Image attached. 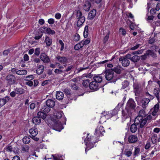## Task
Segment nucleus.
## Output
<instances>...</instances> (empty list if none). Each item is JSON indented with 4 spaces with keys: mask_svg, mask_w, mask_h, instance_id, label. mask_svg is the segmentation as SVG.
Returning a JSON list of instances; mask_svg holds the SVG:
<instances>
[{
    "mask_svg": "<svg viewBox=\"0 0 160 160\" xmlns=\"http://www.w3.org/2000/svg\"><path fill=\"white\" fill-rule=\"evenodd\" d=\"M10 100V97L6 96L4 98H0V108L8 102Z\"/></svg>",
    "mask_w": 160,
    "mask_h": 160,
    "instance_id": "nucleus-15",
    "label": "nucleus"
},
{
    "mask_svg": "<svg viewBox=\"0 0 160 160\" xmlns=\"http://www.w3.org/2000/svg\"><path fill=\"white\" fill-rule=\"evenodd\" d=\"M82 42H80V43L76 44L74 46V49L76 50H78L79 49L82 48L83 46Z\"/></svg>",
    "mask_w": 160,
    "mask_h": 160,
    "instance_id": "nucleus-37",
    "label": "nucleus"
},
{
    "mask_svg": "<svg viewBox=\"0 0 160 160\" xmlns=\"http://www.w3.org/2000/svg\"><path fill=\"white\" fill-rule=\"evenodd\" d=\"M76 18L78 19L77 22V26L79 27L84 22L85 18L84 16H82V12L79 10L77 11Z\"/></svg>",
    "mask_w": 160,
    "mask_h": 160,
    "instance_id": "nucleus-4",
    "label": "nucleus"
},
{
    "mask_svg": "<svg viewBox=\"0 0 160 160\" xmlns=\"http://www.w3.org/2000/svg\"><path fill=\"white\" fill-rule=\"evenodd\" d=\"M90 89L94 91L97 90L99 88V84L93 81L89 83Z\"/></svg>",
    "mask_w": 160,
    "mask_h": 160,
    "instance_id": "nucleus-10",
    "label": "nucleus"
},
{
    "mask_svg": "<svg viewBox=\"0 0 160 160\" xmlns=\"http://www.w3.org/2000/svg\"><path fill=\"white\" fill-rule=\"evenodd\" d=\"M94 81L99 84L102 81V77L100 75H96L93 77Z\"/></svg>",
    "mask_w": 160,
    "mask_h": 160,
    "instance_id": "nucleus-20",
    "label": "nucleus"
},
{
    "mask_svg": "<svg viewBox=\"0 0 160 160\" xmlns=\"http://www.w3.org/2000/svg\"><path fill=\"white\" fill-rule=\"evenodd\" d=\"M55 114L56 118L57 119H59L62 116V114H63L62 112H57Z\"/></svg>",
    "mask_w": 160,
    "mask_h": 160,
    "instance_id": "nucleus-45",
    "label": "nucleus"
},
{
    "mask_svg": "<svg viewBox=\"0 0 160 160\" xmlns=\"http://www.w3.org/2000/svg\"><path fill=\"white\" fill-rule=\"evenodd\" d=\"M153 93L157 99L159 100V95L158 91L157 89H154Z\"/></svg>",
    "mask_w": 160,
    "mask_h": 160,
    "instance_id": "nucleus-48",
    "label": "nucleus"
},
{
    "mask_svg": "<svg viewBox=\"0 0 160 160\" xmlns=\"http://www.w3.org/2000/svg\"><path fill=\"white\" fill-rule=\"evenodd\" d=\"M14 90L16 92L17 94H22L25 92V90L22 88H16L14 89Z\"/></svg>",
    "mask_w": 160,
    "mask_h": 160,
    "instance_id": "nucleus-28",
    "label": "nucleus"
},
{
    "mask_svg": "<svg viewBox=\"0 0 160 160\" xmlns=\"http://www.w3.org/2000/svg\"><path fill=\"white\" fill-rule=\"evenodd\" d=\"M40 58L44 63H48L50 61V59L48 55L44 53H41Z\"/></svg>",
    "mask_w": 160,
    "mask_h": 160,
    "instance_id": "nucleus-12",
    "label": "nucleus"
},
{
    "mask_svg": "<svg viewBox=\"0 0 160 160\" xmlns=\"http://www.w3.org/2000/svg\"><path fill=\"white\" fill-rule=\"evenodd\" d=\"M136 106L135 102L133 99L130 98L128 102L126 108H129L134 110Z\"/></svg>",
    "mask_w": 160,
    "mask_h": 160,
    "instance_id": "nucleus-11",
    "label": "nucleus"
},
{
    "mask_svg": "<svg viewBox=\"0 0 160 160\" xmlns=\"http://www.w3.org/2000/svg\"><path fill=\"white\" fill-rule=\"evenodd\" d=\"M89 134H88V135ZM84 142L86 145L87 146V148L85 149V152L87 153L88 150H89L90 149L93 148L94 147V142L93 141H92V139L88 137V136H87V138L84 140Z\"/></svg>",
    "mask_w": 160,
    "mask_h": 160,
    "instance_id": "nucleus-6",
    "label": "nucleus"
},
{
    "mask_svg": "<svg viewBox=\"0 0 160 160\" xmlns=\"http://www.w3.org/2000/svg\"><path fill=\"white\" fill-rule=\"evenodd\" d=\"M46 104L47 106L52 108L55 106V101L53 100L49 99L47 100Z\"/></svg>",
    "mask_w": 160,
    "mask_h": 160,
    "instance_id": "nucleus-18",
    "label": "nucleus"
},
{
    "mask_svg": "<svg viewBox=\"0 0 160 160\" xmlns=\"http://www.w3.org/2000/svg\"><path fill=\"white\" fill-rule=\"evenodd\" d=\"M137 124L134 122V123L131 125L130 129L132 132L134 133L136 132L137 129Z\"/></svg>",
    "mask_w": 160,
    "mask_h": 160,
    "instance_id": "nucleus-31",
    "label": "nucleus"
},
{
    "mask_svg": "<svg viewBox=\"0 0 160 160\" xmlns=\"http://www.w3.org/2000/svg\"><path fill=\"white\" fill-rule=\"evenodd\" d=\"M32 121L33 123L35 125L39 124L41 122V119L38 116L33 118Z\"/></svg>",
    "mask_w": 160,
    "mask_h": 160,
    "instance_id": "nucleus-26",
    "label": "nucleus"
},
{
    "mask_svg": "<svg viewBox=\"0 0 160 160\" xmlns=\"http://www.w3.org/2000/svg\"><path fill=\"white\" fill-rule=\"evenodd\" d=\"M61 17V14L59 13H56L55 15V17L57 19H59Z\"/></svg>",
    "mask_w": 160,
    "mask_h": 160,
    "instance_id": "nucleus-64",
    "label": "nucleus"
},
{
    "mask_svg": "<svg viewBox=\"0 0 160 160\" xmlns=\"http://www.w3.org/2000/svg\"><path fill=\"white\" fill-rule=\"evenodd\" d=\"M45 42L46 43V46L47 47H50L52 45V39L48 36H46L45 37Z\"/></svg>",
    "mask_w": 160,
    "mask_h": 160,
    "instance_id": "nucleus-24",
    "label": "nucleus"
},
{
    "mask_svg": "<svg viewBox=\"0 0 160 160\" xmlns=\"http://www.w3.org/2000/svg\"><path fill=\"white\" fill-rule=\"evenodd\" d=\"M91 6V4L90 3L88 2L85 1L83 6L82 8L84 10L88 12L89 11Z\"/></svg>",
    "mask_w": 160,
    "mask_h": 160,
    "instance_id": "nucleus-21",
    "label": "nucleus"
},
{
    "mask_svg": "<svg viewBox=\"0 0 160 160\" xmlns=\"http://www.w3.org/2000/svg\"><path fill=\"white\" fill-rule=\"evenodd\" d=\"M140 86V85L137 83H134L133 85V87L134 90L136 92H137Z\"/></svg>",
    "mask_w": 160,
    "mask_h": 160,
    "instance_id": "nucleus-47",
    "label": "nucleus"
},
{
    "mask_svg": "<svg viewBox=\"0 0 160 160\" xmlns=\"http://www.w3.org/2000/svg\"><path fill=\"white\" fill-rule=\"evenodd\" d=\"M54 72L55 73H56L57 74H61L62 72H63V71H62V70H60L59 69H56L55 70Z\"/></svg>",
    "mask_w": 160,
    "mask_h": 160,
    "instance_id": "nucleus-62",
    "label": "nucleus"
},
{
    "mask_svg": "<svg viewBox=\"0 0 160 160\" xmlns=\"http://www.w3.org/2000/svg\"><path fill=\"white\" fill-rule=\"evenodd\" d=\"M5 80L8 85L10 86L17 83V79L15 76L12 74L8 75L5 78Z\"/></svg>",
    "mask_w": 160,
    "mask_h": 160,
    "instance_id": "nucleus-3",
    "label": "nucleus"
},
{
    "mask_svg": "<svg viewBox=\"0 0 160 160\" xmlns=\"http://www.w3.org/2000/svg\"><path fill=\"white\" fill-rule=\"evenodd\" d=\"M44 67L42 65H40L37 69L36 73L38 75L41 74L43 72Z\"/></svg>",
    "mask_w": 160,
    "mask_h": 160,
    "instance_id": "nucleus-29",
    "label": "nucleus"
},
{
    "mask_svg": "<svg viewBox=\"0 0 160 160\" xmlns=\"http://www.w3.org/2000/svg\"><path fill=\"white\" fill-rule=\"evenodd\" d=\"M146 96L148 98H147L149 99L150 101L153 99L154 98V97L153 96L151 95L148 92H146Z\"/></svg>",
    "mask_w": 160,
    "mask_h": 160,
    "instance_id": "nucleus-56",
    "label": "nucleus"
},
{
    "mask_svg": "<svg viewBox=\"0 0 160 160\" xmlns=\"http://www.w3.org/2000/svg\"><path fill=\"white\" fill-rule=\"evenodd\" d=\"M147 122L146 119H143L142 116H138L135 119L134 122L141 128H142Z\"/></svg>",
    "mask_w": 160,
    "mask_h": 160,
    "instance_id": "nucleus-2",
    "label": "nucleus"
},
{
    "mask_svg": "<svg viewBox=\"0 0 160 160\" xmlns=\"http://www.w3.org/2000/svg\"><path fill=\"white\" fill-rule=\"evenodd\" d=\"M140 148L138 147H136L134 148V151L133 152V156H138L140 153Z\"/></svg>",
    "mask_w": 160,
    "mask_h": 160,
    "instance_id": "nucleus-34",
    "label": "nucleus"
},
{
    "mask_svg": "<svg viewBox=\"0 0 160 160\" xmlns=\"http://www.w3.org/2000/svg\"><path fill=\"white\" fill-rule=\"evenodd\" d=\"M142 45V44H137L136 46H134L131 48L130 50H134L137 49L141 45Z\"/></svg>",
    "mask_w": 160,
    "mask_h": 160,
    "instance_id": "nucleus-55",
    "label": "nucleus"
},
{
    "mask_svg": "<svg viewBox=\"0 0 160 160\" xmlns=\"http://www.w3.org/2000/svg\"><path fill=\"white\" fill-rule=\"evenodd\" d=\"M57 60L61 63L64 64L67 60V58L65 57H61L59 56H58L56 57Z\"/></svg>",
    "mask_w": 160,
    "mask_h": 160,
    "instance_id": "nucleus-22",
    "label": "nucleus"
},
{
    "mask_svg": "<svg viewBox=\"0 0 160 160\" xmlns=\"http://www.w3.org/2000/svg\"><path fill=\"white\" fill-rule=\"evenodd\" d=\"M63 92L65 93V94L67 96H70L71 95L70 93V89L66 88L63 89Z\"/></svg>",
    "mask_w": 160,
    "mask_h": 160,
    "instance_id": "nucleus-44",
    "label": "nucleus"
},
{
    "mask_svg": "<svg viewBox=\"0 0 160 160\" xmlns=\"http://www.w3.org/2000/svg\"><path fill=\"white\" fill-rule=\"evenodd\" d=\"M146 52L147 56H150L154 58H156L157 57L156 54L153 51L148 50L146 51Z\"/></svg>",
    "mask_w": 160,
    "mask_h": 160,
    "instance_id": "nucleus-23",
    "label": "nucleus"
},
{
    "mask_svg": "<svg viewBox=\"0 0 160 160\" xmlns=\"http://www.w3.org/2000/svg\"><path fill=\"white\" fill-rule=\"evenodd\" d=\"M110 33V32L108 31V33H107V34L104 38L103 40V42L104 43H105L108 41L109 36Z\"/></svg>",
    "mask_w": 160,
    "mask_h": 160,
    "instance_id": "nucleus-46",
    "label": "nucleus"
},
{
    "mask_svg": "<svg viewBox=\"0 0 160 160\" xmlns=\"http://www.w3.org/2000/svg\"><path fill=\"white\" fill-rule=\"evenodd\" d=\"M56 98L59 100H61L63 98L64 94L63 93L61 92H57L56 95Z\"/></svg>",
    "mask_w": 160,
    "mask_h": 160,
    "instance_id": "nucleus-25",
    "label": "nucleus"
},
{
    "mask_svg": "<svg viewBox=\"0 0 160 160\" xmlns=\"http://www.w3.org/2000/svg\"><path fill=\"white\" fill-rule=\"evenodd\" d=\"M88 26L86 25L84 28V32H83V35L85 38H87L88 36Z\"/></svg>",
    "mask_w": 160,
    "mask_h": 160,
    "instance_id": "nucleus-43",
    "label": "nucleus"
},
{
    "mask_svg": "<svg viewBox=\"0 0 160 160\" xmlns=\"http://www.w3.org/2000/svg\"><path fill=\"white\" fill-rule=\"evenodd\" d=\"M159 108V104L158 103L155 104L153 108L151 109L150 112L151 115L154 117L153 119L157 117L158 115V111Z\"/></svg>",
    "mask_w": 160,
    "mask_h": 160,
    "instance_id": "nucleus-7",
    "label": "nucleus"
},
{
    "mask_svg": "<svg viewBox=\"0 0 160 160\" xmlns=\"http://www.w3.org/2000/svg\"><path fill=\"white\" fill-rule=\"evenodd\" d=\"M22 141L24 143L27 144L30 142V138L28 137H25L23 138Z\"/></svg>",
    "mask_w": 160,
    "mask_h": 160,
    "instance_id": "nucleus-41",
    "label": "nucleus"
},
{
    "mask_svg": "<svg viewBox=\"0 0 160 160\" xmlns=\"http://www.w3.org/2000/svg\"><path fill=\"white\" fill-rule=\"evenodd\" d=\"M59 44L61 45V47L60 49L61 51L63 50L64 48V44L62 41L61 40H59Z\"/></svg>",
    "mask_w": 160,
    "mask_h": 160,
    "instance_id": "nucleus-60",
    "label": "nucleus"
},
{
    "mask_svg": "<svg viewBox=\"0 0 160 160\" xmlns=\"http://www.w3.org/2000/svg\"><path fill=\"white\" fill-rule=\"evenodd\" d=\"M143 52V50L141 49V50H138L137 51L133 52H132V55L140 54H142Z\"/></svg>",
    "mask_w": 160,
    "mask_h": 160,
    "instance_id": "nucleus-51",
    "label": "nucleus"
},
{
    "mask_svg": "<svg viewBox=\"0 0 160 160\" xmlns=\"http://www.w3.org/2000/svg\"><path fill=\"white\" fill-rule=\"evenodd\" d=\"M113 72H115L117 74L121 73V71L123 70V68L122 67L120 66H118L117 67H114V68H111Z\"/></svg>",
    "mask_w": 160,
    "mask_h": 160,
    "instance_id": "nucleus-19",
    "label": "nucleus"
},
{
    "mask_svg": "<svg viewBox=\"0 0 160 160\" xmlns=\"http://www.w3.org/2000/svg\"><path fill=\"white\" fill-rule=\"evenodd\" d=\"M150 102L149 99L147 98H143L141 101L142 104V106L143 108H146V105H147Z\"/></svg>",
    "mask_w": 160,
    "mask_h": 160,
    "instance_id": "nucleus-27",
    "label": "nucleus"
},
{
    "mask_svg": "<svg viewBox=\"0 0 160 160\" xmlns=\"http://www.w3.org/2000/svg\"><path fill=\"white\" fill-rule=\"evenodd\" d=\"M82 42L83 46L84 45H86L88 44L90 42V40L88 38L86 39L85 41L82 40L81 41Z\"/></svg>",
    "mask_w": 160,
    "mask_h": 160,
    "instance_id": "nucleus-54",
    "label": "nucleus"
},
{
    "mask_svg": "<svg viewBox=\"0 0 160 160\" xmlns=\"http://www.w3.org/2000/svg\"><path fill=\"white\" fill-rule=\"evenodd\" d=\"M80 38L79 35L78 33H75L73 37V40L76 41H79Z\"/></svg>",
    "mask_w": 160,
    "mask_h": 160,
    "instance_id": "nucleus-49",
    "label": "nucleus"
},
{
    "mask_svg": "<svg viewBox=\"0 0 160 160\" xmlns=\"http://www.w3.org/2000/svg\"><path fill=\"white\" fill-rule=\"evenodd\" d=\"M27 73V71L26 70L21 69L18 70L16 72V74L20 75H25Z\"/></svg>",
    "mask_w": 160,
    "mask_h": 160,
    "instance_id": "nucleus-32",
    "label": "nucleus"
},
{
    "mask_svg": "<svg viewBox=\"0 0 160 160\" xmlns=\"http://www.w3.org/2000/svg\"><path fill=\"white\" fill-rule=\"evenodd\" d=\"M105 132V130L103 127L102 126H100L99 128H97L96 130V133L98 134V136H100L101 135H102L103 133Z\"/></svg>",
    "mask_w": 160,
    "mask_h": 160,
    "instance_id": "nucleus-17",
    "label": "nucleus"
},
{
    "mask_svg": "<svg viewBox=\"0 0 160 160\" xmlns=\"http://www.w3.org/2000/svg\"><path fill=\"white\" fill-rule=\"evenodd\" d=\"M40 49L39 48H36L35 50L34 54L36 56H38L40 54Z\"/></svg>",
    "mask_w": 160,
    "mask_h": 160,
    "instance_id": "nucleus-58",
    "label": "nucleus"
},
{
    "mask_svg": "<svg viewBox=\"0 0 160 160\" xmlns=\"http://www.w3.org/2000/svg\"><path fill=\"white\" fill-rule=\"evenodd\" d=\"M90 80L88 79L84 80L83 81L82 85L85 88H87L89 85Z\"/></svg>",
    "mask_w": 160,
    "mask_h": 160,
    "instance_id": "nucleus-38",
    "label": "nucleus"
},
{
    "mask_svg": "<svg viewBox=\"0 0 160 160\" xmlns=\"http://www.w3.org/2000/svg\"><path fill=\"white\" fill-rule=\"evenodd\" d=\"M129 84V82L128 81L125 80L122 83V89H124L127 87Z\"/></svg>",
    "mask_w": 160,
    "mask_h": 160,
    "instance_id": "nucleus-40",
    "label": "nucleus"
},
{
    "mask_svg": "<svg viewBox=\"0 0 160 160\" xmlns=\"http://www.w3.org/2000/svg\"><path fill=\"white\" fill-rule=\"evenodd\" d=\"M140 59V57L138 55H134L131 58V61L133 62H138Z\"/></svg>",
    "mask_w": 160,
    "mask_h": 160,
    "instance_id": "nucleus-36",
    "label": "nucleus"
},
{
    "mask_svg": "<svg viewBox=\"0 0 160 160\" xmlns=\"http://www.w3.org/2000/svg\"><path fill=\"white\" fill-rule=\"evenodd\" d=\"M138 141V138L136 135H131L128 138V141L130 143L136 142Z\"/></svg>",
    "mask_w": 160,
    "mask_h": 160,
    "instance_id": "nucleus-16",
    "label": "nucleus"
},
{
    "mask_svg": "<svg viewBox=\"0 0 160 160\" xmlns=\"http://www.w3.org/2000/svg\"><path fill=\"white\" fill-rule=\"evenodd\" d=\"M52 128L53 129L59 132L62 129V123L59 121L54 122L52 126Z\"/></svg>",
    "mask_w": 160,
    "mask_h": 160,
    "instance_id": "nucleus-9",
    "label": "nucleus"
},
{
    "mask_svg": "<svg viewBox=\"0 0 160 160\" xmlns=\"http://www.w3.org/2000/svg\"><path fill=\"white\" fill-rule=\"evenodd\" d=\"M157 135L156 134H153L151 137V141L152 144H157Z\"/></svg>",
    "mask_w": 160,
    "mask_h": 160,
    "instance_id": "nucleus-30",
    "label": "nucleus"
},
{
    "mask_svg": "<svg viewBox=\"0 0 160 160\" xmlns=\"http://www.w3.org/2000/svg\"><path fill=\"white\" fill-rule=\"evenodd\" d=\"M125 154L128 157L130 156L132 154V151L131 149L128 150L126 149L125 150Z\"/></svg>",
    "mask_w": 160,
    "mask_h": 160,
    "instance_id": "nucleus-42",
    "label": "nucleus"
},
{
    "mask_svg": "<svg viewBox=\"0 0 160 160\" xmlns=\"http://www.w3.org/2000/svg\"><path fill=\"white\" fill-rule=\"evenodd\" d=\"M33 79V76L32 75L28 76L25 78V80H31Z\"/></svg>",
    "mask_w": 160,
    "mask_h": 160,
    "instance_id": "nucleus-61",
    "label": "nucleus"
},
{
    "mask_svg": "<svg viewBox=\"0 0 160 160\" xmlns=\"http://www.w3.org/2000/svg\"><path fill=\"white\" fill-rule=\"evenodd\" d=\"M50 28L46 27H43L41 28V32L43 33L48 34Z\"/></svg>",
    "mask_w": 160,
    "mask_h": 160,
    "instance_id": "nucleus-35",
    "label": "nucleus"
},
{
    "mask_svg": "<svg viewBox=\"0 0 160 160\" xmlns=\"http://www.w3.org/2000/svg\"><path fill=\"white\" fill-rule=\"evenodd\" d=\"M28 81L26 82V84L30 87H32L33 85V82L30 80H28Z\"/></svg>",
    "mask_w": 160,
    "mask_h": 160,
    "instance_id": "nucleus-59",
    "label": "nucleus"
},
{
    "mask_svg": "<svg viewBox=\"0 0 160 160\" xmlns=\"http://www.w3.org/2000/svg\"><path fill=\"white\" fill-rule=\"evenodd\" d=\"M21 148L22 151L28 152L29 151V147L28 146L26 145L22 147Z\"/></svg>",
    "mask_w": 160,
    "mask_h": 160,
    "instance_id": "nucleus-50",
    "label": "nucleus"
},
{
    "mask_svg": "<svg viewBox=\"0 0 160 160\" xmlns=\"http://www.w3.org/2000/svg\"><path fill=\"white\" fill-rule=\"evenodd\" d=\"M133 110L129 108H126L122 112V116L124 119H126L131 117L133 112Z\"/></svg>",
    "mask_w": 160,
    "mask_h": 160,
    "instance_id": "nucleus-5",
    "label": "nucleus"
},
{
    "mask_svg": "<svg viewBox=\"0 0 160 160\" xmlns=\"http://www.w3.org/2000/svg\"><path fill=\"white\" fill-rule=\"evenodd\" d=\"M96 14V10L93 9L88 14V19L92 20L95 17Z\"/></svg>",
    "mask_w": 160,
    "mask_h": 160,
    "instance_id": "nucleus-14",
    "label": "nucleus"
},
{
    "mask_svg": "<svg viewBox=\"0 0 160 160\" xmlns=\"http://www.w3.org/2000/svg\"><path fill=\"white\" fill-rule=\"evenodd\" d=\"M156 39L154 37H150L148 40V43L150 44H152L155 42Z\"/></svg>",
    "mask_w": 160,
    "mask_h": 160,
    "instance_id": "nucleus-52",
    "label": "nucleus"
},
{
    "mask_svg": "<svg viewBox=\"0 0 160 160\" xmlns=\"http://www.w3.org/2000/svg\"><path fill=\"white\" fill-rule=\"evenodd\" d=\"M119 32L123 36H124L126 34V31L123 28H120L119 29Z\"/></svg>",
    "mask_w": 160,
    "mask_h": 160,
    "instance_id": "nucleus-53",
    "label": "nucleus"
},
{
    "mask_svg": "<svg viewBox=\"0 0 160 160\" xmlns=\"http://www.w3.org/2000/svg\"><path fill=\"white\" fill-rule=\"evenodd\" d=\"M50 108L49 107L47 106V105H44L42 108V110L45 113H47L50 111Z\"/></svg>",
    "mask_w": 160,
    "mask_h": 160,
    "instance_id": "nucleus-39",
    "label": "nucleus"
},
{
    "mask_svg": "<svg viewBox=\"0 0 160 160\" xmlns=\"http://www.w3.org/2000/svg\"><path fill=\"white\" fill-rule=\"evenodd\" d=\"M154 18V17L153 16H148L146 20L148 21H153Z\"/></svg>",
    "mask_w": 160,
    "mask_h": 160,
    "instance_id": "nucleus-63",
    "label": "nucleus"
},
{
    "mask_svg": "<svg viewBox=\"0 0 160 160\" xmlns=\"http://www.w3.org/2000/svg\"><path fill=\"white\" fill-rule=\"evenodd\" d=\"M119 61H122V65L124 67H127L130 64L129 60L125 58L121 57L119 58Z\"/></svg>",
    "mask_w": 160,
    "mask_h": 160,
    "instance_id": "nucleus-13",
    "label": "nucleus"
},
{
    "mask_svg": "<svg viewBox=\"0 0 160 160\" xmlns=\"http://www.w3.org/2000/svg\"><path fill=\"white\" fill-rule=\"evenodd\" d=\"M105 77L106 79L111 82H115L118 78L114 75V73L112 69H107L105 71Z\"/></svg>",
    "mask_w": 160,
    "mask_h": 160,
    "instance_id": "nucleus-1",
    "label": "nucleus"
},
{
    "mask_svg": "<svg viewBox=\"0 0 160 160\" xmlns=\"http://www.w3.org/2000/svg\"><path fill=\"white\" fill-rule=\"evenodd\" d=\"M29 132L31 135L30 137L35 141H38L39 138L35 137L38 132V129L36 128H32L29 130Z\"/></svg>",
    "mask_w": 160,
    "mask_h": 160,
    "instance_id": "nucleus-8",
    "label": "nucleus"
},
{
    "mask_svg": "<svg viewBox=\"0 0 160 160\" xmlns=\"http://www.w3.org/2000/svg\"><path fill=\"white\" fill-rule=\"evenodd\" d=\"M71 88L74 90H77L78 88V87L75 83L72 84L71 85Z\"/></svg>",
    "mask_w": 160,
    "mask_h": 160,
    "instance_id": "nucleus-57",
    "label": "nucleus"
},
{
    "mask_svg": "<svg viewBox=\"0 0 160 160\" xmlns=\"http://www.w3.org/2000/svg\"><path fill=\"white\" fill-rule=\"evenodd\" d=\"M37 116L40 117V118H42L43 119H45L46 117V114L45 112H39L37 114Z\"/></svg>",
    "mask_w": 160,
    "mask_h": 160,
    "instance_id": "nucleus-33",
    "label": "nucleus"
}]
</instances>
